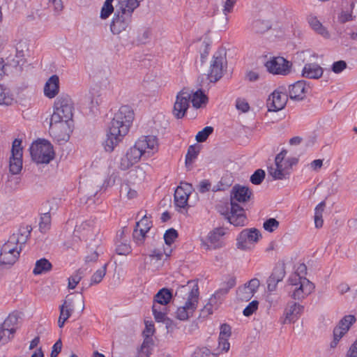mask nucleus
<instances>
[{
  "label": "nucleus",
  "mask_w": 357,
  "mask_h": 357,
  "mask_svg": "<svg viewBox=\"0 0 357 357\" xmlns=\"http://www.w3.org/2000/svg\"><path fill=\"white\" fill-rule=\"evenodd\" d=\"M133 109L128 105L121 106L110 123L106 139L102 143L106 151L112 152L129 131L134 120Z\"/></svg>",
  "instance_id": "1"
},
{
  "label": "nucleus",
  "mask_w": 357,
  "mask_h": 357,
  "mask_svg": "<svg viewBox=\"0 0 357 357\" xmlns=\"http://www.w3.org/2000/svg\"><path fill=\"white\" fill-rule=\"evenodd\" d=\"M252 195V191L248 187L236 184L230 193V208L222 213L229 222L235 227L246 225V215L244 208L238 203L248 202Z\"/></svg>",
  "instance_id": "2"
},
{
  "label": "nucleus",
  "mask_w": 357,
  "mask_h": 357,
  "mask_svg": "<svg viewBox=\"0 0 357 357\" xmlns=\"http://www.w3.org/2000/svg\"><path fill=\"white\" fill-rule=\"evenodd\" d=\"M29 151L32 160L38 164H48L55 155L52 144L45 139L33 142Z\"/></svg>",
  "instance_id": "3"
},
{
  "label": "nucleus",
  "mask_w": 357,
  "mask_h": 357,
  "mask_svg": "<svg viewBox=\"0 0 357 357\" xmlns=\"http://www.w3.org/2000/svg\"><path fill=\"white\" fill-rule=\"evenodd\" d=\"M224 64H227L226 51L219 49L213 54L210 71L207 75L206 79H209L210 83H215L222 77Z\"/></svg>",
  "instance_id": "4"
},
{
  "label": "nucleus",
  "mask_w": 357,
  "mask_h": 357,
  "mask_svg": "<svg viewBox=\"0 0 357 357\" xmlns=\"http://www.w3.org/2000/svg\"><path fill=\"white\" fill-rule=\"evenodd\" d=\"M132 20V13L120 10L117 7L111 22L110 29L113 34H119L125 31Z\"/></svg>",
  "instance_id": "5"
},
{
  "label": "nucleus",
  "mask_w": 357,
  "mask_h": 357,
  "mask_svg": "<svg viewBox=\"0 0 357 357\" xmlns=\"http://www.w3.org/2000/svg\"><path fill=\"white\" fill-rule=\"evenodd\" d=\"M288 100V95L283 86L275 90L267 99V107L268 112H278L282 109Z\"/></svg>",
  "instance_id": "6"
},
{
  "label": "nucleus",
  "mask_w": 357,
  "mask_h": 357,
  "mask_svg": "<svg viewBox=\"0 0 357 357\" xmlns=\"http://www.w3.org/2000/svg\"><path fill=\"white\" fill-rule=\"evenodd\" d=\"M54 107L62 114L65 122L69 126V122H73L74 109L73 102L70 97L66 94L59 96L54 102Z\"/></svg>",
  "instance_id": "7"
},
{
  "label": "nucleus",
  "mask_w": 357,
  "mask_h": 357,
  "mask_svg": "<svg viewBox=\"0 0 357 357\" xmlns=\"http://www.w3.org/2000/svg\"><path fill=\"white\" fill-rule=\"evenodd\" d=\"M265 66L270 73L287 75L291 72L292 64L284 58L278 56L268 61Z\"/></svg>",
  "instance_id": "8"
},
{
  "label": "nucleus",
  "mask_w": 357,
  "mask_h": 357,
  "mask_svg": "<svg viewBox=\"0 0 357 357\" xmlns=\"http://www.w3.org/2000/svg\"><path fill=\"white\" fill-rule=\"evenodd\" d=\"M190 98L191 94L185 89L178 92L173 109V114L176 119H182L185 115Z\"/></svg>",
  "instance_id": "9"
},
{
  "label": "nucleus",
  "mask_w": 357,
  "mask_h": 357,
  "mask_svg": "<svg viewBox=\"0 0 357 357\" xmlns=\"http://www.w3.org/2000/svg\"><path fill=\"white\" fill-rule=\"evenodd\" d=\"M261 236V233L257 229H245L241 231L236 238V247L238 249L246 250L249 248L248 243H256Z\"/></svg>",
  "instance_id": "10"
},
{
  "label": "nucleus",
  "mask_w": 357,
  "mask_h": 357,
  "mask_svg": "<svg viewBox=\"0 0 357 357\" xmlns=\"http://www.w3.org/2000/svg\"><path fill=\"white\" fill-rule=\"evenodd\" d=\"M191 298L187 299L183 306L178 307L176 310V318L181 321H185L192 316L197 309L198 301H196L197 294V289H192Z\"/></svg>",
  "instance_id": "11"
},
{
  "label": "nucleus",
  "mask_w": 357,
  "mask_h": 357,
  "mask_svg": "<svg viewBox=\"0 0 357 357\" xmlns=\"http://www.w3.org/2000/svg\"><path fill=\"white\" fill-rule=\"evenodd\" d=\"M192 185L188 183H181L175 190L174 198L176 207L185 208L188 204L189 196L191 193Z\"/></svg>",
  "instance_id": "12"
},
{
  "label": "nucleus",
  "mask_w": 357,
  "mask_h": 357,
  "mask_svg": "<svg viewBox=\"0 0 357 357\" xmlns=\"http://www.w3.org/2000/svg\"><path fill=\"white\" fill-rule=\"evenodd\" d=\"M309 82L299 80L289 86V97L291 100L300 101L304 100L310 89Z\"/></svg>",
  "instance_id": "13"
},
{
  "label": "nucleus",
  "mask_w": 357,
  "mask_h": 357,
  "mask_svg": "<svg viewBox=\"0 0 357 357\" xmlns=\"http://www.w3.org/2000/svg\"><path fill=\"white\" fill-rule=\"evenodd\" d=\"M285 264L284 263H278L274 267L271 275L267 280V289L268 291H274L276 290L277 284L282 281L285 276Z\"/></svg>",
  "instance_id": "14"
},
{
  "label": "nucleus",
  "mask_w": 357,
  "mask_h": 357,
  "mask_svg": "<svg viewBox=\"0 0 357 357\" xmlns=\"http://www.w3.org/2000/svg\"><path fill=\"white\" fill-rule=\"evenodd\" d=\"M225 234V228L217 227L211 231L207 236V240L211 245L203 241L202 245L206 247V250L218 249L222 247V243L220 241V237Z\"/></svg>",
  "instance_id": "15"
},
{
  "label": "nucleus",
  "mask_w": 357,
  "mask_h": 357,
  "mask_svg": "<svg viewBox=\"0 0 357 357\" xmlns=\"http://www.w3.org/2000/svg\"><path fill=\"white\" fill-rule=\"evenodd\" d=\"M314 284L307 278H303V282L296 287L291 295L294 300L301 301L310 295L314 289Z\"/></svg>",
  "instance_id": "16"
},
{
  "label": "nucleus",
  "mask_w": 357,
  "mask_h": 357,
  "mask_svg": "<svg viewBox=\"0 0 357 357\" xmlns=\"http://www.w3.org/2000/svg\"><path fill=\"white\" fill-rule=\"evenodd\" d=\"M59 91V78L58 75H53L45 83L44 93L49 98H54Z\"/></svg>",
  "instance_id": "17"
},
{
  "label": "nucleus",
  "mask_w": 357,
  "mask_h": 357,
  "mask_svg": "<svg viewBox=\"0 0 357 357\" xmlns=\"http://www.w3.org/2000/svg\"><path fill=\"white\" fill-rule=\"evenodd\" d=\"M137 142V146L141 149H144V152L148 155V156H150L158 146V139L156 137L153 135L144 137L142 139H138Z\"/></svg>",
  "instance_id": "18"
},
{
  "label": "nucleus",
  "mask_w": 357,
  "mask_h": 357,
  "mask_svg": "<svg viewBox=\"0 0 357 357\" xmlns=\"http://www.w3.org/2000/svg\"><path fill=\"white\" fill-rule=\"evenodd\" d=\"M323 68L315 63H306L302 71V76L308 79H318L323 74Z\"/></svg>",
  "instance_id": "19"
},
{
  "label": "nucleus",
  "mask_w": 357,
  "mask_h": 357,
  "mask_svg": "<svg viewBox=\"0 0 357 357\" xmlns=\"http://www.w3.org/2000/svg\"><path fill=\"white\" fill-rule=\"evenodd\" d=\"M197 289L196 301L199 300V287L197 282L193 281H188L187 284L181 285L178 287L175 292V296L183 297L184 295L188 294V299L191 298L192 289Z\"/></svg>",
  "instance_id": "20"
},
{
  "label": "nucleus",
  "mask_w": 357,
  "mask_h": 357,
  "mask_svg": "<svg viewBox=\"0 0 357 357\" xmlns=\"http://www.w3.org/2000/svg\"><path fill=\"white\" fill-rule=\"evenodd\" d=\"M276 168H273V167H270L268 168V172L271 176L273 178L274 180H282L287 178V176H289L290 172L288 171V167L284 165V163H275Z\"/></svg>",
  "instance_id": "21"
},
{
  "label": "nucleus",
  "mask_w": 357,
  "mask_h": 357,
  "mask_svg": "<svg viewBox=\"0 0 357 357\" xmlns=\"http://www.w3.org/2000/svg\"><path fill=\"white\" fill-rule=\"evenodd\" d=\"M60 316L58 320V326L63 328L65 321L71 316L73 311L72 301L65 300L63 303L59 307Z\"/></svg>",
  "instance_id": "22"
},
{
  "label": "nucleus",
  "mask_w": 357,
  "mask_h": 357,
  "mask_svg": "<svg viewBox=\"0 0 357 357\" xmlns=\"http://www.w3.org/2000/svg\"><path fill=\"white\" fill-rule=\"evenodd\" d=\"M173 296L172 290L167 288L160 289L153 297V303L166 306Z\"/></svg>",
  "instance_id": "23"
},
{
  "label": "nucleus",
  "mask_w": 357,
  "mask_h": 357,
  "mask_svg": "<svg viewBox=\"0 0 357 357\" xmlns=\"http://www.w3.org/2000/svg\"><path fill=\"white\" fill-rule=\"evenodd\" d=\"M304 310V307L297 303H293L288 309L286 310V317L284 322H295L300 314Z\"/></svg>",
  "instance_id": "24"
},
{
  "label": "nucleus",
  "mask_w": 357,
  "mask_h": 357,
  "mask_svg": "<svg viewBox=\"0 0 357 357\" xmlns=\"http://www.w3.org/2000/svg\"><path fill=\"white\" fill-rule=\"evenodd\" d=\"M20 252H6L5 250L1 248L0 252V264L11 266L17 260Z\"/></svg>",
  "instance_id": "25"
},
{
  "label": "nucleus",
  "mask_w": 357,
  "mask_h": 357,
  "mask_svg": "<svg viewBox=\"0 0 357 357\" xmlns=\"http://www.w3.org/2000/svg\"><path fill=\"white\" fill-rule=\"evenodd\" d=\"M308 23L312 29L318 34L322 36L325 38H328L330 37V33L326 28L322 25L316 17H309Z\"/></svg>",
  "instance_id": "26"
},
{
  "label": "nucleus",
  "mask_w": 357,
  "mask_h": 357,
  "mask_svg": "<svg viewBox=\"0 0 357 357\" xmlns=\"http://www.w3.org/2000/svg\"><path fill=\"white\" fill-rule=\"evenodd\" d=\"M19 317L17 314L11 313L8 317L4 320V321L1 324V326L4 329L7 330V332L10 335H13L16 329L15 328V326L17 325Z\"/></svg>",
  "instance_id": "27"
},
{
  "label": "nucleus",
  "mask_w": 357,
  "mask_h": 357,
  "mask_svg": "<svg viewBox=\"0 0 357 357\" xmlns=\"http://www.w3.org/2000/svg\"><path fill=\"white\" fill-rule=\"evenodd\" d=\"M138 145V142L137 141L135 145L131 147L126 153L128 158L134 163H137L140 158L146 155L144 152V149H141Z\"/></svg>",
  "instance_id": "28"
},
{
  "label": "nucleus",
  "mask_w": 357,
  "mask_h": 357,
  "mask_svg": "<svg viewBox=\"0 0 357 357\" xmlns=\"http://www.w3.org/2000/svg\"><path fill=\"white\" fill-rule=\"evenodd\" d=\"M52 268V264L45 258L37 260L33 273L36 275H41L44 273L50 271Z\"/></svg>",
  "instance_id": "29"
},
{
  "label": "nucleus",
  "mask_w": 357,
  "mask_h": 357,
  "mask_svg": "<svg viewBox=\"0 0 357 357\" xmlns=\"http://www.w3.org/2000/svg\"><path fill=\"white\" fill-rule=\"evenodd\" d=\"M139 0H119L118 6L120 10H126L132 14L133 11L139 6Z\"/></svg>",
  "instance_id": "30"
},
{
  "label": "nucleus",
  "mask_w": 357,
  "mask_h": 357,
  "mask_svg": "<svg viewBox=\"0 0 357 357\" xmlns=\"http://www.w3.org/2000/svg\"><path fill=\"white\" fill-rule=\"evenodd\" d=\"M20 241V239L16 236V234H13L10 236L8 241L3 245L1 249L5 250L6 252H20L21 247L20 248V250H17V245Z\"/></svg>",
  "instance_id": "31"
},
{
  "label": "nucleus",
  "mask_w": 357,
  "mask_h": 357,
  "mask_svg": "<svg viewBox=\"0 0 357 357\" xmlns=\"http://www.w3.org/2000/svg\"><path fill=\"white\" fill-rule=\"evenodd\" d=\"M208 101V97L202 89H198L193 93L192 98V106L195 108H199L202 105Z\"/></svg>",
  "instance_id": "32"
},
{
  "label": "nucleus",
  "mask_w": 357,
  "mask_h": 357,
  "mask_svg": "<svg viewBox=\"0 0 357 357\" xmlns=\"http://www.w3.org/2000/svg\"><path fill=\"white\" fill-rule=\"evenodd\" d=\"M271 26V23L268 20H257L252 23V30L257 33H264Z\"/></svg>",
  "instance_id": "33"
},
{
  "label": "nucleus",
  "mask_w": 357,
  "mask_h": 357,
  "mask_svg": "<svg viewBox=\"0 0 357 357\" xmlns=\"http://www.w3.org/2000/svg\"><path fill=\"white\" fill-rule=\"evenodd\" d=\"M22 169V157H10L9 170L13 174H18Z\"/></svg>",
  "instance_id": "34"
},
{
  "label": "nucleus",
  "mask_w": 357,
  "mask_h": 357,
  "mask_svg": "<svg viewBox=\"0 0 357 357\" xmlns=\"http://www.w3.org/2000/svg\"><path fill=\"white\" fill-rule=\"evenodd\" d=\"M153 342L149 339H144L141 347L137 350V357H149L151 354Z\"/></svg>",
  "instance_id": "35"
},
{
  "label": "nucleus",
  "mask_w": 357,
  "mask_h": 357,
  "mask_svg": "<svg viewBox=\"0 0 357 357\" xmlns=\"http://www.w3.org/2000/svg\"><path fill=\"white\" fill-rule=\"evenodd\" d=\"M86 269L79 268L75 271V273L68 278V287L70 289H74L77 284L82 280L83 275H84Z\"/></svg>",
  "instance_id": "36"
},
{
  "label": "nucleus",
  "mask_w": 357,
  "mask_h": 357,
  "mask_svg": "<svg viewBox=\"0 0 357 357\" xmlns=\"http://www.w3.org/2000/svg\"><path fill=\"white\" fill-rule=\"evenodd\" d=\"M237 298L241 301H248L254 296L248 287L243 286L238 288L236 291Z\"/></svg>",
  "instance_id": "37"
},
{
  "label": "nucleus",
  "mask_w": 357,
  "mask_h": 357,
  "mask_svg": "<svg viewBox=\"0 0 357 357\" xmlns=\"http://www.w3.org/2000/svg\"><path fill=\"white\" fill-rule=\"evenodd\" d=\"M113 1L114 0H105L100 11L101 19L106 20L114 12Z\"/></svg>",
  "instance_id": "38"
},
{
  "label": "nucleus",
  "mask_w": 357,
  "mask_h": 357,
  "mask_svg": "<svg viewBox=\"0 0 357 357\" xmlns=\"http://www.w3.org/2000/svg\"><path fill=\"white\" fill-rule=\"evenodd\" d=\"M51 216L50 212L45 213L40 217L39 223V229L42 233H45L50 227Z\"/></svg>",
  "instance_id": "39"
},
{
  "label": "nucleus",
  "mask_w": 357,
  "mask_h": 357,
  "mask_svg": "<svg viewBox=\"0 0 357 357\" xmlns=\"http://www.w3.org/2000/svg\"><path fill=\"white\" fill-rule=\"evenodd\" d=\"M265 171L258 169L251 175L250 181L254 185H260L265 178Z\"/></svg>",
  "instance_id": "40"
},
{
  "label": "nucleus",
  "mask_w": 357,
  "mask_h": 357,
  "mask_svg": "<svg viewBox=\"0 0 357 357\" xmlns=\"http://www.w3.org/2000/svg\"><path fill=\"white\" fill-rule=\"evenodd\" d=\"M178 231L175 229H168L164 234V240L165 244L167 245H171L174 242L176 238H178Z\"/></svg>",
  "instance_id": "41"
},
{
  "label": "nucleus",
  "mask_w": 357,
  "mask_h": 357,
  "mask_svg": "<svg viewBox=\"0 0 357 357\" xmlns=\"http://www.w3.org/2000/svg\"><path fill=\"white\" fill-rule=\"evenodd\" d=\"M107 264H105L100 269L97 270L91 276V284H98L100 283L102 278L105 277L106 274Z\"/></svg>",
  "instance_id": "42"
},
{
  "label": "nucleus",
  "mask_w": 357,
  "mask_h": 357,
  "mask_svg": "<svg viewBox=\"0 0 357 357\" xmlns=\"http://www.w3.org/2000/svg\"><path fill=\"white\" fill-rule=\"evenodd\" d=\"M213 130L214 129L211 126L205 127L201 131L198 132L195 137L196 140L198 142H205L208 136L213 133Z\"/></svg>",
  "instance_id": "43"
},
{
  "label": "nucleus",
  "mask_w": 357,
  "mask_h": 357,
  "mask_svg": "<svg viewBox=\"0 0 357 357\" xmlns=\"http://www.w3.org/2000/svg\"><path fill=\"white\" fill-rule=\"evenodd\" d=\"M198 153L199 151L195 145L190 146L185 155V165H188L192 164L194 160L197 158Z\"/></svg>",
  "instance_id": "44"
},
{
  "label": "nucleus",
  "mask_w": 357,
  "mask_h": 357,
  "mask_svg": "<svg viewBox=\"0 0 357 357\" xmlns=\"http://www.w3.org/2000/svg\"><path fill=\"white\" fill-rule=\"evenodd\" d=\"M22 149H23L22 147V139H15L12 144L11 156L22 157V155H23Z\"/></svg>",
  "instance_id": "45"
},
{
  "label": "nucleus",
  "mask_w": 357,
  "mask_h": 357,
  "mask_svg": "<svg viewBox=\"0 0 357 357\" xmlns=\"http://www.w3.org/2000/svg\"><path fill=\"white\" fill-rule=\"evenodd\" d=\"M155 333V327L154 324L152 321H145V329L143 331V335L144 337V339H149L151 342H153L152 339V335Z\"/></svg>",
  "instance_id": "46"
},
{
  "label": "nucleus",
  "mask_w": 357,
  "mask_h": 357,
  "mask_svg": "<svg viewBox=\"0 0 357 357\" xmlns=\"http://www.w3.org/2000/svg\"><path fill=\"white\" fill-rule=\"evenodd\" d=\"M152 312L155 321L157 322H163L165 321V319L167 318V311H158L157 310V304L153 303L152 306Z\"/></svg>",
  "instance_id": "47"
},
{
  "label": "nucleus",
  "mask_w": 357,
  "mask_h": 357,
  "mask_svg": "<svg viewBox=\"0 0 357 357\" xmlns=\"http://www.w3.org/2000/svg\"><path fill=\"white\" fill-rule=\"evenodd\" d=\"M264 229L269 232L274 231L279 227V222L273 218L267 219L263 225Z\"/></svg>",
  "instance_id": "48"
},
{
  "label": "nucleus",
  "mask_w": 357,
  "mask_h": 357,
  "mask_svg": "<svg viewBox=\"0 0 357 357\" xmlns=\"http://www.w3.org/2000/svg\"><path fill=\"white\" fill-rule=\"evenodd\" d=\"M258 306L259 302L256 300L252 301L243 310V315L245 317H250L258 309Z\"/></svg>",
  "instance_id": "49"
},
{
  "label": "nucleus",
  "mask_w": 357,
  "mask_h": 357,
  "mask_svg": "<svg viewBox=\"0 0 357 357\" xmlns=\"http://www.w3.org/2000/svg\"><path fill=\"white\" fill-rule=\"evenodd\" d=\"M356 321V319L354 315H345L338 323V326L342 328H345V326H349V329L351 326L354 324Z\"/></svg>",
  "instance_id": "50"
},
{
  "label": "nucleus",
  "mask_w": 357,
  "mask_h": 357,
  "mask_svg": "<svg viewBox=\"0 0 357 357\" xmlns=\"http://www.w3.org/2000/svg\"><path fill=\"white\" fill-rule=\"evenodd\" d=\"M5 89L0 84V105H10L13 102V98L5 93Z\"/></svg>",
  "instance_id": "51"
},
{
  "label": "nucleus",
  "mask_w": 357,
  "mask_h": 357,
  "mask_svg": "<svg viewBox=\"0 0 357 357\" xmlns=\"http://www.w3.org/2000/svg\"><path fill=\"white\" fill-rule=\"evenodd\" d=\"M211 351L207 347H198L195 349L192 357H211Z\"/></svg>",
  "instance_id": "52"
},
{
  "label": "nucleus",
  "mask_w": 357,
  "mask_h": 357,
  "mask_svg": "<svg viewBox=\"0 0 357 357\" xmlns=\"http://www.w3.org/2000/svg\"><path fill=\"white\" fill-rule=\"evenodd\" d=\"M347 67V64L346 61L343 60H340L337 61H335L331 66V70L335 73H340Z\"/></svg>",
  "instance_id": "53"
},
{
  "label": "nucleus",
  "mask_w": 357,
  "mask_h": 357,
  "mask_svg": "<svg viewBox=\"0 0 357 357\" xmlns=\"http://www.w3.org/2000/svg\"><path fill=\"white\" fill-rule=\"evenodd\" d=\"M355 17L352 15L351 11L342 10L338 15V22L341 24H344L347 22L352 21Z\"/></svg>",
  "instance_id": "54"
},
{
  "label": "nucleus",
  "mask_w": 357,
  "mask_h": 357,
  "mask_svg": "<svg viewBox=\"0 0 357 357\" xmlns=\"http://www.w3.org/2000/svg\"><path fill=\"white\" fill-rule=\"evenodd\" d=\"M132 251V248L129 244L121 243L116 248V252L119 255H127Z\"/></svg>",
  "instance_id": "55"
},
{
  "label": "nucleus",
  "mask_w": 357,
  "mask_h": 357,
  "mask_svg": "<svg viewBox=\"0 0 357 357\" xmlns=\"http://www.w3.org/2000/svg\"><path fill=\"white\" fill-rule=\"evenodd\" d=\"M231 334V326L229 324H223L220 326L219 339L229 338Z\"/></svg>",
  "instance_id": "56"
},
{
  "label": "nucleus",
  "mask_w": 357,
  "mask_h": 357,
  "mask_svg": "<svg viewBox=\"0 0 357 357\" xmlns=\"http://www.w3.org/2000/svg\"><path fill=\"white\" fill-rule=\"evenodd\" d=\"M349 331V326L342 328L338 325L336 326L333 329V337H337L340 340Z\"/></svg>",
  "instance_id": "57"
},
{
  "label": "nucleus",
  "mask_w": 357,
  "mask_h": 357,
  "mask_svg": "<svg viewBox=\"0 0 357 357\" xmlns=\"http://www.w3.org/2000/svg\"><path fill=\"white\" fill-rule=\"evenodd\" d=\"M211 183L209 180L204 179L200 181L197 188L200 193H206L211 190Z\"/></svg>",
  "instance_id": "58"
},
{
  "label": "nucleus",
  "mask_w": 357,
  "mask_h": 357,
  "mask_svg": "<svg viewBox=\"0 0 357 357\" xmlns=\"http://www.w3.org/2000/svg\"><path fill=\"white\" fill-rule=\"evenodd\" d=\"M61 122H65L64 117H63L62 114L54 107V112L50 119V126L53 123Z\"/></svg>",
  "instance_id": "59"
},
{
  "label": "nucleus",
  "mask_w": 357,
  "mask_h": 357,
  "mask_svg": "<svg viewBox=\"0 0 357 357\" xmlns=\"http://www.w3.org/2000/svg\"><path fill=\"white\" fill-rule=\"evenodd\" d=\"M133 165L134 163L130 160V158H128V155H126L124 157L121 158L119 167L121 170H127Z\"/></svg>",
  "instance_id": "60"
},
{
  "label": "nucleus",
  "mask_w": 357,
  "mask_h": 357,
  "mask_svg": "<svg viewBox=\"0 0 357 357\" xmlns=\"http://www.w3.org/2000/svg\"><path fill=\"white\" fill-rule=\"evenodd\" d=\"M259 280L257 278H253L250 280L248 283L245 284L244 286L248 287L249 289L252 292V294H255L258 287H259Z\"/></svg>",
  "instance_id": "61"
},
{
  "label": "nucleus",
  "mask_w": 357,
  "mask_h": 357,
  "mask_svg": "<svg viewBox=\"0 0 357 357\" xmlns=\"http://www.w3.org/2000/svg\"><path fill=\"white\" fill-rule=\"evenodd\" d=\"M132 238L134 241L137 245H142L144 243V236H142L138 231V227H136L134 229L133 233H132Z\"/></svg>",
  "instance_id": "62"
},
{
  "label": "nucleus",
  "mask_w": 357,
  "mask_h": 357,
  "mask_svg": "<svg viewBox=\"0 0 357 357\" xmlns=\"http://www.w3.org/2000/svg\"><path fill=\"white\" fill-rule=\"evenodd\" d=\"M62 349V342L59 339L53 345L52 351L50 354V357H56L61 352Z\"/></svg>",
  "instance_id": "63"
},
{
  "label": "nucleus",
  "mask_w": 357,
  "mask_h": 357,
  "mask_svg": "<svg viewBox=\"0 0 357 357\" xmlns=\"http://www.w3.org/2000/svg\"><path fill=\"white\" fill-rule=\"evenodd\" d=\"M236 109L242 111L243 112H246L250 109L249 104L245 101L244 100L237 99L236 103Z\"/></svg>",
  "instance_id": "64"
}]
</instances>
